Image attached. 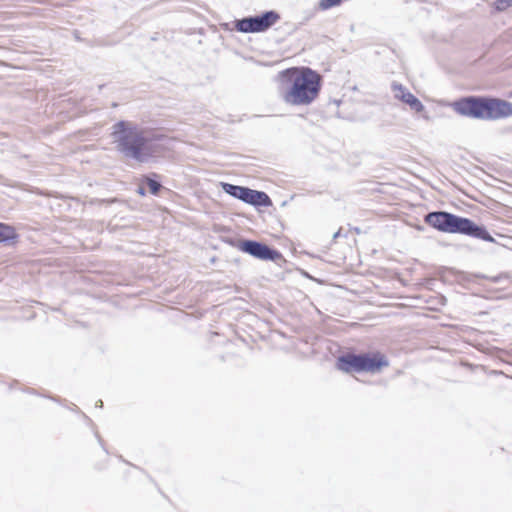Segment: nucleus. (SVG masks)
<instances>
[{
    "label": "nucleus",
    "mask_w": 512,
    "mask_h": 512,
    "mask_svg": "<svg viewBox=\"0 0 512 512\" xmlns=\"http://www.w3.org/2000/svg\"><path fill=\"white\" fill-rule=\"evenodd\" d=\"M103 406V402L101 400H99L96 404V407H102Z\"/></svg>",
    "instance_id": "nucleus-17"
},
{
    "label": "nucleus",
    "mask_w": 512,
    "mask_h": 512,
    "mask_svg": "<svg viewBox=\"0 0 512 512\" xmlns=\"http://www.w3.org/2000/svg\"><path fill=\"white\" fill-rule=\"evenodd\" d=\"M499 276L491 278L492 282L497 283L499 281Z\"/></svg>",
    "instance_id": "nucleus-16"
},
{
    "label": "nucleus",
    "mask_w": 512,
    "mask_h": 512,
    "mask_svg": "<svg viewBox=\"0 0 512 512\" xmlns=\"http://www.w3.org/2000/svg\"><path fill=\"white\" fill-rule=\"evenodd\" d=\"M222 190L229 196L238 199L245 204L254 207H271L273 205L271 198L264 191L254 190L246 186L234 185L227 182H221Z\"/></svg>",
    "instance_id": "nucleus-6"
},
{
    "label": "nucleus",
    "mask_w": 512,
    "mask_h": 512,
    "mask_svg": "<svg viewBox=\"0 0 512 512\" xmlns=\"http://www.w3.org/2000/svg\"><path fill=\"white\" fill-rule=\"evenodd\" d=\"M392 91L394 92V97L397 100L407 104L411 110L420 113L425 110L422 102L413 95L408 89L400 83L393 82L391 84Z\"/></svg>",
    "instance_id": "nucleus-10"
},
{
    "label": "nucleus",
    "mask_w": 512,
    "mask_h": 512,
    "mask_svg": "<svg viewBox=\"0 0 512 512\" xmlns=\"http://www.w3.org/2000/svg\"><path fill=\"white\" fill-rule=\"evenodd\" d=\"M137 193L141 196H144L146 194V190L144 187H138Z\"/></svg>",
    "instance_id": "nucleus-14"
},
{
    "label": "nucleus",
    "mask_w": 512,
    "mask_h": 512,
    "mask_svg": "<svg viewBox=\"0 0 512 512\" xmlns=\"http://www.w3.org/2000/svg\"><path fill=\"white\" fill-rule=\"evenodd\" d=\"M112 136L118 152L140 163L148 162L162 151L155 139L146 137L136 124L128 121L115 123Z\"/></svg>",
    "instance_id": "nucleus-2"
},
{
    "label": "nucleus",
    "mask_w": 512,
    "mask_h": 512,
    "mask_svg": "<svg viewBox=\"0 0 512 512\" xmlns=\"http://www.w3.org/2000/svg\"><path fill=\"white\" fill-rule=\"evenodd\" d=\"M451 234L467 235L486 242H495L485 226L478 225L469 218L453 215Z\"/></svg>",
    "instance_id": "nucleus-7"
},
{
    "label": "nucleus",
    "mask_w": 512,
    "mask_h": 512,
    "mask_svg": "<svg viewBox=\"0 0 512 512\" xmlns=\"http://www.w3.org/2000/svg\"><path fill=\"white\" fill-rule=\"evenodd\" d=\"M452 107L462 116L481 120H498L512 116V103L506 100L467 96L456 100Z\"/></svg>",
    "instance_id": "nucleus-3"
},
{
    "label": "nucleus",
    "mask_w": 512,
    "mask_h": 512,
    "mask_svg": "<svg viewBox=\"0 0 512 512\" xmlns=\"http://www.w3.org/2000/svg\"><path fill=\"white\" fill-rule=\"evenodd\" d=\"M99 443L102 445V439L98 436Z\"/></svg>",
    "instance_id": "nucleus-18"
},
{
    "label": "nucleus",
    "mask_w": 512,
    "mask_h": 512,
    "mask_svg": "<svg viewBox=\"0 0 512 512\" xmlns=\"http://www.w3.org/2000/svg\"><path fill=\"white\" fill-rule=\"evenodd\" d=\"M18 237L13 226L0 222V243H7Z\"/></svg>",
    "instance_id": "nucleus-11"
},
{
    "label": "nucleus",
    "mask_w": 512,
    "mask_h": 512,
    "mask_svg": "<svg viewBox=\"0 0 512 512\" xmlns=\"http://www.w3.org/2000/svg\"><path fill=\"white\" fill-rule=\"evenodd\" d=\"M493 7L497 12H503L512 7V0H496Z\"/></svg>",
    "instance_id": "nucleus-13"
},
{
    "label": "nucleus",
    "mask_w": 512,
    "mask_h": 512,
    "mask_svg": "<svg viewBox=\"0 0 512 512\" xmlns=\"http://www.w3.org/2000/svg\"><path fill=\"white\" fill-rule=\"evenodd\" d=\"M389 366L387 357L379 351L368 353H347L338 357L336 367L343 372L378 373Z\"/></svg>",
    "instance_id": "nucleus-4"
},
{
    "label": "nucleus",
    "mask_w": 512,
    "mask_h": 512,
    "mask_svg": "<svg viewBox=\"0 0 512 512\" xmlns=\"http://www.w3.org/2000/svg\"><path fill=\"white\" fill-rule=\"evenodd\" d=\"M280 19L275 10H268L259 15L247 16L234 21V29L241 33H262L270 29Z\"/></svg>",
    "instance_id": "nucleus-5"
},
{
    "label": "nucleus",
    "mask_w": 512,
    "mask_h": 512,
    "mask_svg": "<svg viewBox=\"0 0 512 512\" xmlns=\"http://www.w3.org/2000/svg\"><path fill=\"white\" fill-rule=\"evenodd\" d=\"M340 236V230H338L337 232L334 233L333 235V239H336Z\"/></svg>",
    "instance_id": "nucleus-15"
},
{
    "label": "nucleus",
    "mask_w": 512,
    "mask_h": 512,
    "mask_svg": "<svg viewBox=\"0 0 512 512\" xmlns=\"http://www.w3.org/2000/svg\"><path fill=\"white\" fill-rule=\"evenodd\" d=\"M278 77L280 97L288 105L308 106L320 93L321 77L309 67L285 69Z\"/></svg>",
    "instance_id": "nucleus-1"
},
{
    "label": "nucleus",
    "mask_w": 512,
    "mask_h": 512,
    "mask_svg": "<svg viewBox=\"0 0 512 512\" xmlns=\"http://www.w3.org/2000/svg\"><path fill=\"white\" fill-rule=\"evenodd\" d=\"M453 215V213L447 211H432L424 216V221L440 232L451 233Z\"/></svg>",
    "instance_id": "nucleus-9"
},
{
    "label": "nucleus",
    "mask_w": 512,
    "mask_h": 512,
    "mask_svg": "<svg viewBox=\"0 0 512 512\" xmlns=\"http://www.w3.org/2000/svg\"><path fill=\"white\" fill-rule=\"evenodd\" d=\"M158 175L156 173H152L151 176L145 177V182L149 187L150 193L152 195H158L160 192L162 185L159 180H157Z\"/></svg>",
    "instance_id": "nucleus-12"
},
{
    "label": "nucleus",
    "mask_w": 512,
    "mask_h": 512,
    "mask_svg": "<svg viewBox=\"0 0 512 512\" xmlns=\"http://www.w3.org/2000/svg\"><path fill=\"white\" fill-rule=\"evenodd\" d=\"M237 248L240 251H242L256 259H259V260L278 261L283 258L281 252H279L278 250L270 247L269 245H267L263 242L256 241V240H250V239L240 240L237 245Z\"/></svg>",
    "instance_id": "nucleus-8"
}]
</instances>
